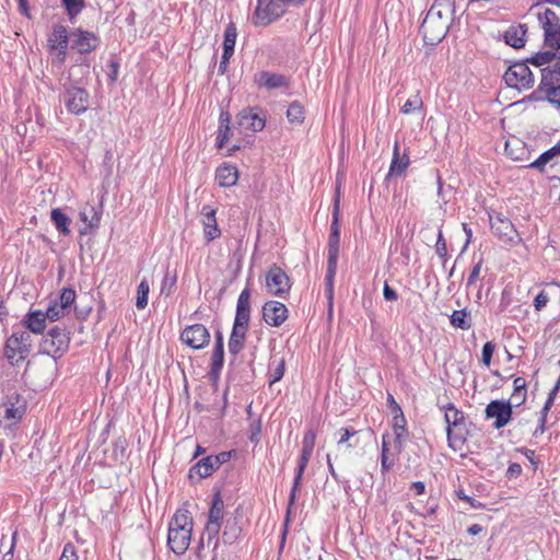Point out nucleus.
<instances>
[{"label":"nucleus","instance_id":"473e14b6","mask_svg":"<svg viewBox=\"0 0 560 560\" xmlns=\"http://www.w3.org/2000/svg\"><path fill=\"white\" fill-rule=\"evenodd\" d=\"M50 219L54 222L59 233L63 235L70 234L71 219L66 215L59 208L52 209L50 212Z\"/></svg>","mask_w":560,"mask_h":560},{"label":"nucleus","instance_id":"e2e57ef3","mask_svg":"<svg viewBox=\"0 0 560 560\" xmlns=\"http://www.w3.org/2000/svg\"><path fill=\"white\" fill-rule=\"evenodd\" d=\"M384 299L387 301H396L397 300V293L394 289H392L387 283H385L383 289Z\"/></svg>","mask_w":560,"mask_h":560},{"label":"nucleus","instance_id":"09e8293b","mask_svg":"<svg viewBox=\"0 0 560 560\" xmlns=\"http://www.w3.org/2000/svg\"><path fill=\"white\" fill-rule=\"evenodd\" d=\"M423 107V102L419 94L415 95L413 97L407 100L405 104L401 106V113L405 115H409L412 112L421 110Z\"/></svg>","mask_w":560,"mask_h":560},{"label":"nucleus","instance_id":"c85d7f7f","mask_svg":"<svg viewBox=\"0 0 560 560\" xmlns=\"http://www.w3.org/2000/svg\"><path fill=\"white\" fill-rule=\"evenodd\" d=\"M558 59V52L556 49L539 51L535 54L529 61L539 67L540 70L546 67H552Z\"/></svg>","mask_w":560,"mask_h":560},{"label":"nucleus","instance_id":"69168bd1","mask_svg":"<svg viewBox=\"0 0 560 560\" xmlns=\"http://www.w3.org/2000/svg\"><path fill=\"white\" fill-rule=\"evenodd\" d=\"M231 57H232V55H225V52L223 51L222 59L219 65V72L221 74H223L226 71L228 63H229Z\"/></svg>","mask_w":560,"mask_h":560},{"label":"nucleus","instance_id":"a878e982","mask_svg":"<svg viewBox=\"0 0 560 560\" xmlns=\"http://www.w3.org/2000/svg\"><path fill=\"white\" fill-rule=\"evenodd\" d=\"M560 293V283L559 282H550L545 285V289L541 290L536 298L534 299V307L537 312H540L544 307L547 306L551 296Z\"/></svg>","mask_w":560,"mask_h":560},{"label":"nucleus","instance_id":"864d4df0","mask_svg":"<svg viewBox=\"0 0 560 560\" xmlns=\"http://www.w3.org/2000/svg\"><path fill=\"white\" fill-rule=\"evenodd\" d=\"M494 348H495V346L491 341L486 342L482 347L481 361H482L483 365H486L487 368L490 366V364H491V359H492V354L494 352Z\"/></svg>","mask_w":560,"mask_h":560},{"label":"nucleus","instance_id":"aec40b11","mask_svg":"<svg viewBox=\"0 0 560 560\" xmlns=\"http://www.w3.org/2000/svg\"><path fill=\"white\" fill-rule=\"evenodd\" d=\"M203 234L208 241H213L221 235L217 223L215 210L210 206H203L200 212Z\"/></svg>","mask_w":560,"mask_h":560},{"label":"nucleus","instance_id":"423d86ee","mask_svg":"<svg viewBox=\"0 0 560 560\" xmlns=\"http://www.w3.org/2000/svg\"><path fill=\"white\" fill-rule=\"evenodd\" d=\"M489 218L491 230L501 242L509 245H516L521 242L520 234L509 218L502 213L490 214Z\"/></svg>","mask_w":560,"mask_h":560},{"label":"nucleus","instance_id":"0e129e2a","mask_svg":"<svg viewBox=\"0 0 560 560\" xmlns=\"http://www.w3.org/2000/svg\"><path fill=\"white\" fill-rule=\"evenodd\" d=\"M547 98L550 103L560 108V88H558L557 91L551 92Z\"/></svg>","mask_w":560,"mask_h":560},{"label":"nucleus","instance_id":"338daca9","mask_svg":"<svg viewBox=\"0 0 560 560\" xmlns=\"http://www.w3.org/2000/svg\"><path fill=\"white\" fill-rule=\"evenodd\" d=\"M411 488L415 490L417 495L423 494L425 491V486L422 481L412 482Z\"/></svg>","mask_w":560,"mask_h":560},{"label":"nucleus","instance_id":"f704fd0d","mask_svg":"<svg viewBox=\"0 0 560 560\" xmlns=\"http://www.w3.org/2000/svg\"><path fill=\"white\" fill-rule=\"evenodd\" d=\"M237 37V30L234 23H229L224 32L223 51L225 55H233Z\"/></svg>","mask_w":560,"mask_h":560},{"label":"nucleus","instance_id":"1a4fd4ad","mask_svg":"<svg viewBox=\"0 0 560 560\" xmlns=\"http://www.w3.org/2000/svg\"><path fill=\"white\" fill-rule=\"evenodd\" d=\"M266 288L268 293L283 296L291 288L290 279L280 267L273 265L266 273Z\"/></svg>","mask_w":560,"mask_h":560},{"label":"nucleus","instance_id":"bf43d9fd","mask_svg":"<svg viewBox=\"0 0 560 560\" xmlns=\"http://www.w3.org/2000/svg\"><path fill=\"white\" fill-rule=\"evenodd\" d=\"M223 355H224L223 348H220V346L214 347L213 355H212L214 368H221L223 365Z\"/></svg>","mask_w":560,"mask_h":560},{"label":"nucleus","instance_id":"6e6552de","mask_svg":"<svg viewBox=\"0 0 560 560\" xmlns=\"http://www.w3.org/2000/svg\"><path fill=\"white\" fill-rule=\"evenodd\" d=\"M266 120L254 109H243L237 115V135L252 137L264 129Z\"/></svg>","mask_w":560,"mask_h":560},{"label":"nucleus","instance_id":"dca6fc26","mask_svg":"<svg viewBox=\"0 0 560 560\" xmlns=\"http://www.w3.org/2000/svg\"><path fill=\"white\" fill-rule=\"evenodd\" d=\"M65 104L72 114H82L89 107V94L81 88H70L65 95Z\"/></svg>","mask_w":560,"mask_h":560},{"label":"nucleus","instance_id":"0eeeda50","mask_svg":"<svg viewBox=\"0 0 560 560\" xmlns=\"http://www.w3.org/2000/svg\"><path fill=\"white\" fill-rule=\"evenodd\" d=\"M505 83L517 91L528 90L534 84V75L526 63L512 65L504 73Z\"/></svg>","mask_w":560,"mask_h":560},{"label":"nucleus","instance_id":"4be33fe9","mask_svg":"<svg viewBox=\"0 0 560 560\" xmlns=\"http://www.w3.org/2000/svg\"><path fill=\"white\" fill-rule=\"evenodd\" d=\"M249 299V290L244 289L237 299L236 314L233 325L234 327L246 329L248 328V322L250 316Z\"/></svg>","mask_w":560,"mask_h":560},{"label":"nucleus","instance_id":"9d476101","mask_svg":"<svg viewBox=\"0 0 560 560\" xmlns=\"http://www.w3.org/2000/svg\"><path fill=\"white\" fill-rule=\"evenodd\" d=\"M539 24L544 30L545 44L549 47L560 38V23L557 14L551 9L538 12Z\"/></svg>","mask_w":560,"mask_h":560},{"label":"nucleus","instance_id":"052dcab7","mask_svg":"<svg viewBox=\"0 0 560 560\" xmlns=\"http://www.w3.org/2000/svg\"><path fill=\"white\" fill-rule=\"evenodd\" d=\"M521 472H522V466L517 463H512V464H510V466L508 468L506 475L509 478H516L521 475Z\"/></svg>","mask_w":560,"mask_h":560},{"label":"nucleus","instance_id":"6e6d98bb","mask_svg":"<svg viewBox=\"0 0 560 560\" xmlns=\"http://www.w3.org/2000/svg\"><path fill=\"white\" fill-rule=\"evenodd\" d=\"M435 250H436V254L442 258H445L447 255L446 241L443 236L442 230H439L438 240H436V244H435Z\"/></svg>","mask_w":560,"mask_h":560},{"label":"nucleus","instance_id":"f257e3e1","mask_svg":"<svg viewBox=\"0 0 560 560\" xmlns=\"http://www.w3.org/2000/svg\"><path fill=\"white\" fill-rule=\"evenodd\" d=\"M454 12L455 0H434L420 27L425 44L435 45L445 37Z\"/></svg>","mask_w":560,"mask_h":560},{"label":"nucleus","instance_id":"72a5a7b5","mask_svg":"<svg viewBox=\"0 0 560 560\" xmlns=\"http://www.w3.org/2000/svg\"><path fill=\"white\" fill-rule=\"evenodd\" d=\"M448 445L454 451H460L465 443V430L463 425L458 428H447Z\"/></svg>","mask_w":560,"mask_h":560},{"label":"nucleus","instance_id":"5fc2aeb1","mask_svg":"<svg viewBox=\"0 0 560 560\" xmlns=\"http://www.w3.org/2000/svg\"><path fill=\"white\" fill-rule=\"evenodd\" d=\"M552 404H553V401L551 399L547 398L545 406L541 410V417L539 419V427L536 429L535 434H537V433L541 434L545 432V423H546L547 416H548V412H549Z\"/></svg>","mask_w":560,"mask_h":560},{"label":"nucleus","instance_id":"c03bdc74","mask_svg":"<svg viewBox=\"0 0 560 560\" xmlns=\"http://www.w3.org/2000/svg\"><path fill=\"white\" fill-rule=\"evenodd\" d=\"M55 339H57V342H58V346L56 348V351L58 350H62L66 348L67 346V339H66V336L65 334L62 332L61 329L55 327L52 328L49 334H48V337L45 339V343L48 345L49 342L51 343V346L55 345Z\"/></svg>","mask_w":560,"mask_h":560},{"label":"nucleus","instance_id":"79ce46f5","mask_svg":"<svg viewBox=\"0 0 560 560\" xmlns=\"http://www.w3.org/2000/svg\"><path fill=\"white\" fill-rule=\"evenodd\" d=\"M525 32L517 30H510L505 33V43L514 48H521L525 44Z\"/></svg>","mask_w":560,"mask_h":560},{"label":"nucleus","instance_id":"20e7f679","mask_svg":"<svg viewBox=\"0 0 560 560\" xmlns=\"http://www.w3.org/2000/svg\"><path fill=\"white\" fill-rule=\"evenodd\" d=\"M32 348L31 334L26 330L14 331L5 342L4 353L12 365L24 361Z\"/></svg>","mask_w":560,"mask_h":560},{"label":"nucleus","instance_id":"bb28decb","mask_svg":"<svg viewBox=\"0 0 560 560\" xmlns=\"http://www.w3.org/2000/svg\"><path fill=\"white\" fill-rule=\"evenodd\" d=\"M312 454H306L301 452V456L299 458L298 467L295 470L294 481L290 493V504H292L295 500L296 492L301 486L304 470L311 459Z\"/></svg>","mask_w":560,"mask_h":560},{"label":"nucleus","instance_id":"cd10ccee","mask_svg":"<svg viewBox=\"0 0 560 560\" xmlns=\"http://www.w3.org/2000/svg\"><path fill=\"white\" fill-rule=\"evenodd\" d=\"M46 315L40 311L31 312L26 315L24 323L34 334H40L46 327Z\"/></svg>","mask_w":560,"mask_h":560},{"label":"nucleus","instance_id":"37998d69","mask_svg":"<svg viewBox=\"0 0 560 560\" xmlns=\"http://www.w3.org/2000/svg\"><path fill=\"white\" fill-rule=\"evenodd\" d=\"M284 371V359L273 360L270 366V385L279 382L283 377Z\"/></svg>","mask_w":560,"mask_h":560},{"label":"nucleus","instance_id":"13d9d810","mask_svg":"<svg viewBox=\"0 0 560 560\" xmlns=\"http://www.w3.org/2000/svg\"><path fill=\"white\" fill-rule=\"evenodd\" d=\"M481 268H482V260L480 259L478 262L475 264V266L472 267V269L468 276L467 284H466L468 288L476 283V281L478 280V278L480 276Z\"/></svg>","mask_w":560,"mask_h":560},{"label":"nucleus","instance_id":"f3484780","mask_svg":"<svg viewBox=\"0 0 560 560\" xmlns=\"http://www.w3.org/2000/svg\"><path fill=\"white\" fill-rule=\"evenodd\" d=\"M25 409V401L18 394H13L8 396L0 410L5 420L14 423L22 419Z\"/></svg>","mask_w":560,"mask_h":560},{"label":"nucleus","instance_id":"2eb2a0df","mask_svg":"<svg viewBox=\"0 0 560 560\" xmlns=\"http://www.w3.org/2000/svg\"><path fill=\"white\" fill-rule=\"evenodd\" d=\"M262 317L269 326L279 327L288 318V308L281 302L268 301L262 306Z\"/></svg>","mask_w":560,"mask_h":560},{"label":"nucleus","instance_id":"f8f14e48","mask_svg":"<svg viewBox=\"0 0 560 560\" xmlns=\"http://www.w3.org/2000/svg\"><path fill=\"white\" fill-rule=\"evenodd\" d=\"M486 417L494 419V428L501 429L505 427L512 416V406L511 402L504 400H492L486 407Z\"/></svg>","mask_w":560,"mask_h":560},{"label":"nucleus","instance_id":"49530a36","mask_svg":"<svg viewBox=\"0 0 560 560\" xmlns=\"http://www.w3.org/2000/svg\"><path fill=\"white\" fill-rule=\"evenodd\" d=\"M150 292V285L147 280H142L138 285L137 290V307L143 310L148 305V295Z\"/></svg>","mask_w":560,"mask_h":560},{"label":"nucleus","instance_id":"e433bc0d","mask_svg":"<svg viewBox=\"0 0 560 560\" xmlns=\"http://www.w3.org/2000/svg\"><path fill=\"white\" fill-rule=\"evenodd\" d=\"M451 324L454 327L464 330H467L471 327L470 317L466 310L454 311L451 315Z\"/></svg>","mask_w":560,"mask_h":560},{"label":"nucleus","instance_id":"a18cd8bd","mask_svg":"<svg viewBox=\"0 0 560 560\" xmlns=\"http://www.w3.org/2000/svg\"><path fill=\"white\" fill-rule=\"evenodd\" d=\"M75 291L70 288H63L60 292L57 303L66 311L70 312L72 304L75 301Z\"/></svg>","mask_w":560,"mask_h":560},{"label":"nucleus","instance_id":"412c9836","mask_svg":"<svg viewBox=\"0 0 560 560\" xmlns=\"http://www.w3.org/2000/svg\"><path fill=\"white\" fill-rule=\"evenodd\" d=\"M72 47L80 54H88L98 45V38L91 32L77 30L71 34Z\"/></svg>","mask_w":560,"mask_h":560},{"label":"nucleus","instance_id":"58836bf2","mask_svg":"<svg viewBox=\"0 0 560 560\" xmlns=\"http://www.w3.org/2000/svg\"><path fill=\"white\" fill-rule=\"evenodd\" d=\"M396 409H397V411L394 412L395 415H394V419H393V421H394L393 428H394L396 440L398 442H400V440L406 434V420H405V417L402 415L400 407L396 406Z\"/></svg>","mask_w":560,"mask_h":560},{"label":"nucleus","instance_id":"ddd939ff","mask_svg":"<svg viewBox=\"0 0 560 560\" xmlns=\"http://www.w3.org/2000/svg\"><path fill=\"white\" fill-rule=\"evenodd\" d=\"M180 339L192 349H201L209 343L210 334L203 325L195 324L183 330Z\"/></svg>","mask_w":560,"mask_h":560},{"label":"nucleus","instance_id":"8fccbe9b","mask_svg":"<svg viewBox=\"0 0 560 560\" xmlns=\"http://www.w3.org/2000/svg\"><path fill=\"white\" fill-rule=\"evenodd\" d=\"M62 3L71 19L78 15L84 7L83 0H62Z\"/></svg>","mask_w":560,"mask_h":560},{"label":"nucleus","instance_id":"a211bd4d","mask_svg":"<svg viewBox=\"0 0 560 560\" xmlns=\"http://www.w3.org/2000/svg\"><path fill=\"white\" fill-rule=\"evenodd\" d=\"M540 90L545 91L547 97L553 91L560 88V60H557L552 67L541 69Z\"/></svg>","mask_w":560,"mask_h":560},{"label":"nucleus","instance_id":"ea45409f","mask_svg":"<svg viewBox=\"0 0 560 560\" xmlns=\"http://www.w3.org/2000/svg\"><path fill=\"white\" fill-rule=\"evenodd\" d=\"M514 392L511 399L515 401L517 406L523 404L526 399V381L523 377H516L513 382Z\"/></svg>","mask_w":560,"mask_h":560},{"label":"nucleus","instance_id":"f03ea898","mask_svg":"<svg viewBox=\"0 0 560 560\" xmlns=\"http://www.w3.org/2000/svg\"><path fill=\"white\" fill-rule=\"evenodd\" d=\"M340 206L339 185L336 187V196L334 201L332 222L330 226V235L328 240V259L326 272V295L331 304L334 298V279L337 272V264L339 257L340 230L338 224Z\"/></svg>","mask_w":560,"mask_h":560},{"label":"nucleus","instance_id":"4468645a","mask_svg":"<svg viewBox=\"0 0 560 560\" xmlns=\"http://www.w3.org/2000/svg\"><path fill=\"white\" fill-rule=\"evenodd\" d=\"M69 43L68 31L62 25H56L48 37V47L56 52V58L59 62H63L67 56Z\"/></svg>","mask_w":560,"mask_h":560},{"label":"nucleus","instance_id":"3c124183","mask_svg":"<svg viewBox=\"0 0 560 560\" xmlns=\"http://www.w3.org/2000/svg\"><path fill=\"white\" fill-rule=\"evenodd\" d=\"M315 441H316V433H315V431L308 430L304 434V436H303L302 451L301 452L306 453V454H313V450H314V446H315Z\"/></svg>","mask_w":560,"mask_h":560},{"label":"nucleus","instance_id":"7ed1b4c3","mask_svg":"<svg viewBox=\"0 0 560 560\" xmlns=\"http://www.w3.org/2000/svg\"><path fill=\"white\" fill-rule=\"evenodd\" d=\"M192 518L187 510L179 509L168 523L167 544L176 555H183L189 547L192 533Z\"/></svg>","mask_w":560,"mask_h":560},{"label":"nucleus","instance_id":"c756f323","mask_svg":"<svg viewBox=\"0 0 560 560\" xmlns=\"http://www.w3.org/2000/svg\"><path fill=\"white\" fill-rule=\"evenodd\" d=\"M247 329L234 327L229 340V351L233 355H236L244 347Z\"/></svg>","mask_w":560,"mask_h":560},{"label":"nucleus","instance_id":"9b49d317","mask_svg":"<svg viewBox=\"0 0 560 560\" xmlns=\"http://www.w3.org/2000/svg\"><path fill=\"white\" fill-rule=\"evenodd\" d=\"M237 129L236 127L230 126V116L228 113H222L220 116V126L218 130V137H217V147L219 149L224 148L230 140H235V142L232 144V147L229 149V155L232 154V152L241 149V142L236 138Z\"/></svg>","mask_w":560,"mask_h":560},{"label":"nucleus","instance_id":"393cba45","mask_svg":"<svg viewBox=\"0 0 560 560\" xmlns=\"http://www.w3.org/2000/svg\"><path fill=\"white\" fill-rule=\"evenodd\" d=\"M409 165V156L404 153L400 154V147L395 142L393 149V160L389 167L388 175H401Z\"/></svg>","mask_w":560,"mask_h":560},{"label":"nucleus","instance_id":"4d7b16f0","mask_svg":"<svg viewBox=\"0 0 560 560\" xmlns=\"http://www.w3.org/2000/svg\"><path fill=\"white\" fill-rule=\"evenodd\" d=\"M59 560H79L75 547L72 544H66Z\"/></svg>","mask_w":560,"mask_h":560},{"label":"nucleus","instance_id":"7c9ffc66","mask_svg":"<svg viewBox=\"0 0 560 560\" xmlns=\"http://www.w3.org/2000/svg\"><path fill=\"white\" fill-rule=\"evenodd\" d=\"M102 211L94 206L88 205L80 211V220L89 228H97L101 222Z\"/></svg>","mask_w":560,"mask_h":560},{"label":"nucleus","instance_id":"680f3d73","mask_svg":"<svg viewBox=\"0 0 560 560\" xmlns=\"http://www.w3.org/2000/svg\"><path fill=\"white\" fill-rule=\"evenodd\" d=\"M340 433L341 435L340 439L338 440L339 446L347 443L350 440V438L353 436L357 432L350 429H341Z\"/></svg>","mask_w":560,"mask_h":560},{"label":"nucleus","instance_id":"774afa93","mask_svg":"<svg viewBox=\"0 0 560 560\" xmlns=\"http://www.w3.org/2000/svg\"><path fill=\"white\" fill-rule=\"evenodd\" d=\"M463 230L466 234V244L464 246V249H465L468 246V244L471 242L472 231L466 223H463Z\"/></svg>","mask_w":560,"mask_h":560},{"label":"nucleus","instance_id":"39448f33","mask_svg":"<svg viewBox=\"0 0 560 560\" xmlns=\"http://www.w3.org/2000/svg\"><path fill=\"white\" fill-rule=\"evenodd\" d=\"M285 11L281 0H258L252 21L256 26H266L279 19Z\"/></svg>","mask_w":560,"mask_h":560},{"label":"nucleus","instance_id":"603ef678","mask_svg":"<svg viewBox=\"0 0 560 560\" xmlns=\"http://www.w3.org/2000/svg\"><path fill=\"white\" fill-rule=\"evenodd\" d=\"M388 452H389V448H388L387 436L383 435L382 458H381L383 472H386L394 465V462L389 460V458H388Z\"/></svg>","mask_w":560,"mask_h":560},{"label":"nucleus","instance_id":"a19ab883","mask_svg":"<svg viewBox=\"0 0 560 560\" xmlns=\"http://www.w3.org/2000/svg\"><path fill=\"white\" fill-rule=\"evenodd\" d=\"M287 117L290 122L292 124H302L304 120V108L303 106L298 103L293 102L289 105L287 110Z\"/></svg>","mask_w":560,"mask_h":560},{"label":"nucleus","instance_id":"2f4dec72","mask_svg":"<svg viewBox=\"0 0 560 560\" xmlns=\"http://www.w3.org/2000/svg\"><path fill=\"white\" fill-rule=\"evenodd\" d=\"M259 85H262L269 90L278 89L285 85V78L281 74L261 72L257 79Z\"/></svg>","mask_w":560,"mask_h":560},{"label":"nucleus","instance_id":"de8ad7c7","mask_svg":"<svg viewBox=\"0 0 560 560\" xmlns=\"http://www.w3.org/2000/svg\"><path fill=\"white\" fill-rule=\"evenodd\" d=\"M69 312L66 311L61 305L57 303V301H54L48 306L45 315L47 319L50 322H56L66 316Z\"/></svg>","mask_w":560,"mask_h":560},{"label":"nucleus","instance_id":"b1692460","mask_svg":"<svg viewBox=\"0 0 560 560\" xmlns=\"http://www.w3.org/2000/svg\"><path fill=\"white\" fill-rule=\"evenodd\" d=\"M238 179V170L234 165L223 164L218 167L215 180L221 187H232Z\"/></svg>","mask_w":560,"mask_h":560},{"label":"nucleus","instance_id":"5701e85b","mask_svg":"<svg viewBox=\"0 0 560 560\" xmlns=\"http://www.w3.org/2000/svg\"><path fill=\"white\" fill-rule=\"evenodd\" d=\"M221 462L220 456H207L190 468L189 476L190 478L195 475L199 478H206L220 467Z\"/></svg>","mask_w":560,"mask_h":560},{"label":"nucleus","instance_id":"6ab92c4d","mask_svg":"<svg viewBox=\"0 0 560 560\" xmlns=\"http://www.w3.org/2000/svg\"><path fill=\"white\" fill-rule=\"evenodd\" d=\"M223 518V502L219 495L212 502L209 511V520L206 525V532L209 538L217 537L220 533L221 521Z\"/></svg>","mask_w":560,"mask_h":560},{"label":"nucleus","instance_id":"c9c22d12","mask_svg":"<svg viewBox=\"0 0 560 560\" xmlns=\"http://www.w3.org/2000/svg\"><path fill=\"white\" fill-rule=\"evenodd\" d=\"M557 155H560V145H555L553 148L544 152L538 159L529 164V167L542 171L545 165Z\"/></svg>","mask_w":560,"mask_h":560},{"label":"nucleus","instance_id":"4c0bfd02","mask_svg":"<svg viewBox=\"0 0 560 560\" xmlns=\"http://www.w3.org/2000/svg\"><path fill=\"white\" fill-rule=\"evenodd\" d=\"M444 418L447 423V428H458L463 425V413L452 405L445 409Z\"/></svg>","mask_w":560,"mask_h":560}]
</instances>
